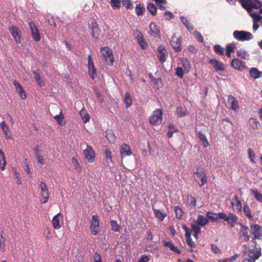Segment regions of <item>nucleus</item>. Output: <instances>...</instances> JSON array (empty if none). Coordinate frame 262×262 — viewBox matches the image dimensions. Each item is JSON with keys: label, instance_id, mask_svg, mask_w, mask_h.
I'll return each instance as SVG.
<instances>
[{"label": "nucleus", "instance_id": "f704fd0d", "mask_svg": "<svg viewBox=\"0 0 262 262\" xmlns=\"http://www.w3.org/2000/svg\"><path fill=\"white\" fill-rule=\"evenodd\" d=\"M180 19L182 23L185 25V26L189 31H191L194 29L193 27L190 25V22L186 17L181 16L180 17Z\"/></svg>", "mask_w": 262, "mask_h": 262}, {"label": "nucleus", "instance_id": "a18cd8bd", "mask_svg": "<svg viewBox=\"0 0 262 262\" xmlns=\"http://www.w3.org/2000/svg\"><path fill=\"white\" fill-rule=\"evenodd\" d=\"M124 103L125 106L127 108L129 107L132 104V99L130 97L128 93L126 92L124 96Z\"/></svg>", "mask_w": 262, "mask_h": 262}, {"label": "nucleus", "instance_id": "09e8293b", "mask_svg": "<svg viewBox=\"0 0 262 262\" xmlns=\"http://www.w3.org/2000/svg\"><path fill=\"white\" fill-rule=\"evenodd\" d=\"M159 7L161 10H164L166 9L165 5L167 4L166 0H152Z\"/></svg>", "mask_w": 262, "mask_h": 262}, {"label": "nucleus", "instance_id": "49530a36", "mask_svg": "<svg viewBox=\"0 0 262 262\" xmlns=\"http://www.w3.org/2000/svg\"><path fill=\"white\" fill-rule=\"evenodd\" d=\"M3 231H1L0 236V251L4 252L5 251L6 244H5V238L3 236Z\"/></svg>", "mask_w": 262, "mask_h": 262}, {"label": "nucleus", "instance_id": "c9c22d12", "mask_svg": "<svg viewBox=\"0 0 262 262\" xmlns=\"http://www.w3.org/2000/svg\"><path fill=\"white\" fill-rule=\"evenodd\" d=\"M239 235V237L243 241L247 242L250 240V236L248 234V231H242L240 230Z\"/></svg>", "mask_w": 262, "mask_h": 262}, {"label": "nucleus", "instance_id": "dca6fc26", "mask_svg": "<svg viewBox=\"0 0 262 262\" xmlns=\"http://www.w3.org/2000/svg\"><path fill=\"white\" fill-rule=\"evenodd\" d=\"M182 40L181 37L176 38L174 35L171 39L170 44L176 52H180L182 50L181 42Z\"/></svg>", "mask_w": 262, "mask_h": 262}, {"label": "nucleus", "instance_id": "c756f323", "mask_svg": "<svg viewBox=\"0 0 262 262\" xmlns=\"http://www.w3.org/2000/svg\"><path fill=\"white\" fill-rule=\"evenodd\" d=\"M236 55L243 59H248L249 58V54L244 49H240L236 51Z\"/></svg>", "mask_w": 262, "mask_h": 262}, {"label": "nucleus", "instance_id": "f3484780", "mask_svg": "<svg viewBox=\"0 0 262 262\" xmlns=\"http://www.w3.org/2000/svg\"><path fill=\"white\" fill-rule=\"evenodd\" d=\"M89 27L92 30L91 35L92 37L98 38L97 35L99 34L100 29L97 23L94 20H92L89 23Z\"/></svg>", "mask_w": 262, "mask_h": 262}, {"label": "nucleus", "instance_id": "7c9ffc66", "mask_svg": "<svg viewBox=\"0 0 262 262\" xmlns=\"http://www.w3.org/2000/svg\"><path fill=\"white\" fill-rule=\"evenodd\" d=\"M152 210L155 216L161 221H163L167 216V214L165 212H162L159 209L152 208Z\"/></svg>", "mask_w": 262, "mask_h": 262}, {"label": "nucleus", "instance_id": "052dcab7", "mask_svg": "<svg viewBox=\"0 0 262 262\" xmlns=\"http://www.w3.org/2000/svg\"><path fill=\"white\" fill-rule=\"evenodd\" d=\"M199 225L196 224L195 223L191 224V227H192V230H193V232L195 233V234H198L201 232V229L200 227H199Z\"/></svg>", "mask_w": 262, "mask_h": 262}, {"label": "nucleus", "instance_id": "a19ab883", "mask_svg": "<svg viewBox=\"0 0 262 262\" xmlns=\"http://www.w3.org/2000/svg\"><path fill=\"white\" fill-rule=\"evenodd\" d=\"M136 12L138 16L142 15L145 12V9L140 3L136 5L135 7Z\"/></svg>", "mask_w": 262, "mask_h": 262}, {"label": "nucleus", "instance_id": "ddd939ff", "mask_svg": "<svg viewBox=\"0 0 262 262\" xmlns=\"http://www.w3.org/2000/svg\"><path fill=\"white\" fill-rule=\"evenodd\" d=\"M83 155L88 162L92 163L95 161V153L92 146L86 145V148L83 150Z\"/></svg>", "mask_w": 262, "mask_h": 262}, {"label": "nucleus", "instance_id": "2f4dec72", "mask_svg": "<svg viewBox=\"0 0 262 262\" xmlns=\"http://www.w3.org/2000/svg\"><path fill=\"white\" fill-rule=\"evenodd\" d=\"M234 201L235 202L236 204L234 205L235 209L238 211L241 212L242 211V203L241 201L238 199L236 195H234L233 198L231 200V205L234 206Z\"/></svg>", "mask_w": 262, "mask_h": 262}, {"label": "nucleus", "instance_id": "f03ea898", "mask_svg": "<svg viewBox=\"0 0 262 262\" xmlns=\"http://www.w3.org/2000/svg\"><path fill=\"white\" fill-rule=\"evenodd\" d=\"M242 6L246 9L247 12L251 13L253 8L258 9L262 7V2L259 0H238Z\"/></svg>", "mask_w": 262, "mask_h": 262}, {"label": "nucleus", "instance_id": "6e6552de", "mask_svg": "<svg viewBox=\"0 0 262 262\" xmlns=\"http://www.w3.org/2000/svg\"><path fill=\"white\" fill-rule=\"evenodd\" d=\"M90 230L94 235H97L98 233L100 226L98 216L96 214L93 215L91 220Z\"/></svg>", "mask_w": 262, "mask_h": 262}, {"label": "nucleus", "instance_id": "6e6d98bb", "mask_svg": "<svg viewBox=\"0 0 262 262\" xmlns=\"http://www.w3.org/2000/svg\"><path fill=\"white\" fill-rule=\"evenodd\" d=\"M122 5L126 9H133L134 8L133 4L130 0H121Z\"/></svg>", "mask_w": 262, "mask_h": 262}, {"label": "nucleus", "instance_id": "412c9836", "mask_svg": "<svg viewBox=\"0 0 262 262\" xmlns=\"http://www.w3.org/2000/svg\"><path fill=\"white\" fill-rule=\"evenodd\" d=\"M158 57L159 58V60L161 63H164V62H165L166 60V55L167 52L166 49L164 46H160L158 48Z\"/></svg>", "mask_w": 262, "mask_h": 262}, {"label": "nucleus", "instance_id": "4d7b16f0", "mask_svg": "<svg viewBox=\"0 0 262 262\" xmlns=\"http://www.w3.org/2000/svg\"><path fill=\"white\" fill-rule=\"evenodd\" d=\"M104 154L106 158L107 159L106 161L107 163L108 164L110 162L112 163V152L111 150L106 148L105 149Z\"/></svg>", "mask_w": 262, "mask_h": 262}, {"label": "nucleus", "instance_id": "c03bdc74", "mask_svg": "<svg viewBox=\"0 0 262 262\" xmlns=\"http://www.w3.org/2000/svg\"><path fill=\"white\" fill-rule=\"evenodd\" d=\"M54 118L60 125H64L65 123L63 122L64 116L61 112H60L59 115L54 116Z\"/></svg>", "mask_w": 262, "mask_h": 262}, {"label": "nucleus", "instance_id": "680f3d73", "mask_svg": "<svg viewBox=\"0 0 262 262\" xmlns=\"http://www.w3.org/2000/svg\"><path fill=\"white\" fill-rule=\"evenodd\" d=\"M17 93L19 94L20 97L22 99H25L27 97L25 91L23 88V87L18 89L17 90H16Z\"/></svg>", "mask_w": 262, "mask_h": 262}, {"label": "nucleus", "instance_id": "3c124183", "mask_svg": "<svg viewBox=\"0 0 262 262\" xmlns=\"http://www.w3.org/2000/svg\"><path fill=\"white\" fill-rule=\"evenodd\" d=\"M0 126L2 130H3L6 137L7 139H10L11 137L8 135V131L9 130V127L6 125L5 121H2L0 123Z\"/></svg>", "mask_w": 262, "mask_h": 262}, {"label": "nucleus", "instance_id": "bb28decb", "mask_svg": "<svg viewBox=\"0 0 262 262\" xmlns=\"http://www.w3.org/2000/svg\"><path fill=\"white\" fill-rule=\"evenodd\" d=\"M179 129L176 127L173 123H170L168 125V131L167 135L168 138H171L173 136V134L174 133H178Z\"/></svg>", "mask_w": 262, "mask_h": 262}, {"label": "nucleus", "instance_id": "bf43d9fd", "mask_svg": "<svg viewBox=\"0 0 262 262\" xmlns=\"http://www.w3.org/2000/svg\"><path fill=\"white\" fill-rule=\"evenodd\" d=\"M176 70V75L180 78H182L184 76V71L183 68L180 67H178Z\"/></svg>", "mask_w": 262, "mask_h": 262}, {"label": "nucleus", "instance_id": "6ab92c4d", "mask_svg": "<svg viewBox=\"0 0 262 262\" xmlns=\"http://www.w3.org/2000/svg\"><path fill=\"white\" fill-rule=\"evenodd\" d=\"M209 63L212 65L213 68L216 71H224L225 70L223 63L215 58L210 59L209 60Z\"/></svg>", "mask_w": 262, "mask_h": 262}, {"label": "nucleus", "instance_id": "13d9d810", "mask_svg": "<svg viewBox=\"0 0 262 262\" xmlns=\"http://www.w3.org/2000/svg\"><path fill=\"white\" fill-rule=\"evenodd\" d=\"M250 16L253 20H256V22L262 21V16L256 12L250 13Z\"/></svg>", "mask_w": 262, "mask_h": 262}, {"label": "nucleus", "instance_id": "423d86ee", "mask_svg": "<svg viewBox=\"0 0 262 262\" xmlns=\"http://www.w3.org/2000/svg\"><path fill=\"white\" fill-rule=\"evenodd\" d=\"M257 245H255L251 244L248 249V257L249 259L255 261L261 255V248L260 247H257Z\"/></svg>", "mask_w": 262, "mask_h": 262}, {"label": "nucleus", "instance_id": "aec40b11", "mask_svg": "<svg viewBox=\"0 0 262 262\" xmlns=\"http://www.w3.org/2000/svg\"><path fill=\"white\" fill-rule=\"evenodd\" d=\"M228 103L232 110L237 111L239 109L238 102L237 100L231 95L228 96Z\"/></svg>", "mask_w": 262, "mask_h": 262}, {"label": "nucleus", "instance_id": "de8ad7c7", "mask_svg": "<svg viewBox=\"0 0 262 262\" xmlns=\"http://www.w3.org/2000/svg\"><path fill=\"white\" fill-rule=\"evenodd\" d=\"M249 123L253 129H257L258 126L259 124V121L256 119L253 118H251L249 120Z\"/></svg>", "mask_w": 262, "mask_h": 262}, {"label": "nucleus", "instance_id": "c85d7f7f", "mask_svg": "<svg viewBox=\"0 0 262 262\" xmlns=\"http://www.w3.org/2000/svg\"><path fill=\"white\" fill-rule=\"evenodd\" d=\"M176 213V217L177 219L182 220L183 219L184 211L183 209L179 206H176L173 208Z\"/></svg>", "mask_w": 262, "mask_h": 262}, {"label": "nucleus", "instance_id": "473e14b6", "mask_svg": "<svg viewBox=\"0 0 262 262\" xmlns=\"http://www.w3.org/2000/svg\"><path fill=\"white\" fill-rule=\"evenodd\" d=\"M194 222L201 226H204L209 222V220L203 215H199L197 220Z\"/></svg>", "mask_w": 262, "mask_h": 262}, {"label": "nucleus", "instance_id": "338daca9", "mask_svg": "<svg viewBox=\"0 0 262 262\" xmlns=\"http://www.w3.org/2000/svg\"><path fill=\"white\" fill-rule=\"evenodd\" d=\"M164 14L166 16V19L167 20H170L174 17L172 13L168 11H165Z\"/></svg>", "mask_w": 262, "mask_h": 262}, {"label": "nucleus", "instance_id": "f257e3e1", "mask_svg": "<svg viewBox=\"0 0 262 262\" xmlns=\"http://www.w3.org/2000/svg\"><path fill=\"white\" fill-rule=\"evenodd\" d=\"M207 217L212 221H216L219 219H222L227 222L228 225L231 228L234 226L237 223V216L232 213H229L227 216L224 212H219L218 213L208 212Z\"/></svg>", "mask_w": 262, "mask_h": 262}, {"label": "nucleus", "instance_id": "79ce46f5", "mask_svg": "<svg viewBox=\"0 0 262 262\" xmlns=\"http://www.w3.org/2000/svg\"><path fill=\"white\" fill-rule=\"evenodd\" d=\"M110 225L111 229L114 232H119L120 229V226L117 223L115 220H111L110 221Z\"/></svg>", "mask_w": 262, "mask_h": 262}, {"label": "nucleus", "instance_id": "2eb2a0df", "mask_svg": "<svg viewBox=\"0 0 262 262\" xmlns=\"http://www.w3.org/2000/svg\"><path fill=\"white\" fill-rule=\"evenodd\" d=\"M194 173L196 175V178L200 179L201 184L200 185V187H202L207 182V177L204 171V170L200 168L197 167L196 171L194 172Z\"/></svg>", "mask_w": 262, "mask_h": 262}, {"label": "nucleus", "instance_id": "4c0bfd02", "mask_svg": "<svg viewBox=\"0 0 262 262\" xmlns=\"http://www.w3.org/2000/svg\"><path fill=\"white\" fill-rule=\"evenodd\" d=\"M6 163L4 153L2 149H0V168L2 170H4Z\"/></svg>", "mask_w": 262, "mask_h": 262}, {"label": "nucleus", "instance_id": "0e129e2a", "mask_svg": "<svg viewBox=\"0 0 262 262\" xmlns=\"http://www.w3.org/2000/svg\"><path fill=\"white\" fill-rule=\"evenodd\" d=\"M32 73L34 75V78L35 80L37 82V83L40 85H42L41 84V78L40 75L35 71H33Z\"/></svg>", "mask_w": 262, "mask_h": 262}, {"label": "nucleus", "instance_id": "0eeeda50", "mask_svg": "<svg viewBox=\"0 0 262 262\" xmlns=\"http://www.w3.org/2000/svg\"><path fill=\"white\" fill-rule=\"evenodd\" d=\"M162 111L161 109H156L149 117V122L153 125H158L162 123Z\"/></svg>", "mask_w": 262, "mask_h": 262}, {"label": "nucleus", "instance_id": "58836bf2", "mask_svg": "<svg viewBox=\"0 0 262 262\" xmlns=\"http://www.w3.org/2000/svg\"><path fill=\"white\" fill-rule=\"evenodd\" d=\"M250 191L254 195L256 200L262 203V194L260 193L256 189H251Z\"/></svg>", "mask_w": 262, "mask_h": 262}, {"label": "nucleus", "instance_id": "8fccbe9b", "mask_svg": "<svg viewBox=\"0 0 262 262\" xmlns=\"http://www.w3.org/2000/svg\"><path fill=\"white\" fill-rule=\"evenodd\" d=\"M181 61L186 72H188L190 70V64L188 60L186 58H181Z\"/></svg>", "mask_w": 262, "mask_h": 262}, {"label": "nucleus", "instance_id": "9d476101", "mask_svg": "<svg viewBox=\"0 0 262 262\" xmlns=\"http://www.w3.org/2000/svg\"><path fill=\"white\" fill-rule=\"evenodd\" d=\"M39 186L41 189L40 195L42 196L41 202V203L45 204L48 202L49 198V189L47 185L43 181H41Z\"/></svg>", "mask_w": 262, "mask_h": 262}, {"label": "nucleus", "instance_id": "5701e85b", "mask_svg": "<svg viewBox=\"0 0 262 262\" xmlns=\"http://www.w3.org/2000/svg\"><path fill=\"white\" fill-rule=\"evenodd\" d=\"M60 218H62L60 213H57L53 217L52 223L54 229H58L61 227L60 222Z\"/></svg>", "mask_w": 262, "mask_h": 262}, {"label": "nucleus", "instance_id": "b1692460", "mask_svg": "<svg viewBox=\"0 0 262 262\" xmlns=\"http://www.w3.org/2000/svg\"><path fill=\"white\" fill-rule=\"evenodd\" d=\"M162 243L165 247L169 248L171 251L178 254H180L181 253V251L174 245L172 242L163 241Z\"/></svg>", "mask_w": 262, "mask_h": 262}, {"label": "nucleus", "instance_id": "f8f14e48", "mask_svg": "<svg viewBox=\"0 0 262 262\" xmlns=\"http://www.w3.org/2000/svg\"><path fill=\"white\" fill-rule=\"evenodd\" d=\"M135 38L137 40L138 43L142 50H145L148 47V44L144 39L143 36L141 31L136 29L135 32Z\"/></svg>", "mask_w": 262, "mask_h": 262}, {"label": "nucleus", "instance_id": "e433bc0d", "mask_svg": "<svg viewBox=\"0 0 262 262\" xmlns=\"http://www.w3.org/2000/svg\"><path fill=\"white\" fill-rule=\"evenodd\" d=\"M147 9L148 12L152 16H155L157 14V8L156 5L152 3H149L147 6Z\"/></svg>", "mask_w": 262, "mask_h": 262}, {"label": "nucleus", "instance_id": "4468645a", "mask_svg": "<svg viewBox=\"0 0 262 262\" xmlns=\"http://www.w3.org/2000/svg\"><path fill=\"white\" fill-rule=\"evenodd\" d=\"M231 66L234 69L242 71L246 68L245 62L237 58H234L231 60Z\"/></svg>", "mask_w": 262, "mask_h": 262}, {"label": "nucleus", "instance_id": "e2e57ef3", "mask_svg": "<svg viewBox=\"0 0 262 262\" xmlns=\"http://www.w3.org/2000/svg\"><path fill=\"white\" fill-rule=\"evenodd\" d=\"M43 235L47 239H49L51 238L52 235L50 230L49 228H46L43 230Z\"/></svg>", "mask_w": 262, "mask_h": 262}, {"label": "nucleus", "instance_id": "5fc2aeb1", "mask_svg": "<svg viewBox=\"0 0 262 262\" xmlns=\"http://www.w3.org/2000/svg\"><path fill=\"white\" fill-rule=\"evenodd\" d=\"M121 0H111L110 5L113 9H118L121 6Z\"/></svg>", "mask_w": 262, "mask_h": 262}, {"label": "nucleus", "instance_id": "393cba45", "mask_svg": "<svg viewBox=\"0 0 262 262\" xmlns=\"http://www.w3.org/2000/svg\"><path fill=\"white\" fill-rule=\"evenodd\" d=\"M198 138L202 142V145L204 147H207L209 146V142L205 135H204L201 131L198 132Z\"/></svg>", "mask_w": 262, "mask_h": 262}, {"label": "nucleus", "instance_id": "a878e982", "mask_svg": "<svg viewBox=\"0 0 262 262\" xmlns=\"http://www.w3.org/2000/svg\"><path fill=\"white\" fill-rule=\"evenodd\" d=\"M236 48V44L234 43H228L226 46V55L228 57H231V53L234 52Z\"/></svg>", "mask_w": 262, "mask_h": 262}, {"label": "nucleus", "instance_id": "7ed1b4c3", "mask_svg": "<svg viewBox=\"0 0 262 262\" xmlns=\"http://www.w3.org/2000/svg\"><path fill=\"white\" fill-rule=\"evenodd\" d=\"M251 234L253 237L250 241L251 244L257 245L255 240L262 239V227L258 224H252L250 226Z\"/></svg>", "mask_w": 262, "mask_h": 262}, {"label": "nucleus", "instance_id": "1a4fd4ad", "mask_svg": "<svg viewBox=\"0 0 262 262\" xmlns=\"http://www.w3.org/2000/svg\"><path fill=\"white\" fill-rule=\"evenodd\" d=\"M9 30L17 43L21 42V32L20 29L16 26H12L9 28Z\"/></svg>", "mask_w": 262, "mask_h": 262}, {"label": "nucleus", "instance_id": "72a5a7b5", "mask_svg": "<svg viewBox=\"0 0 262 262\" xmlns=\"http://www.w3.org/2000/svg\"><path fill=\"white\" fill-rule=\"evenodd\" d=\"M79 115H80L81 119L83 123H86L89 121L90 119V115L88 113L85 112V110L83 108L80 112Z\"/></svg>", "mask_w": 262, "mask_h": 262}, {"label": "nucleus", "instance_id": "864d4df0", "mask_svg": "<svg viewBox=\"0 0 262 262\" xmlns=\"http://www.w3.org/2000/svg\"><path fill=\"white\" fill-rule=\"evenodd\" d=\"M243 211L244 214L249 219H251L252 217L251 212L249 207L248 205H244L243 207Z\"/></svg>", "mask_w": 262, "mask_h": 262}, {"label": "nucleus", "instance_id": "9b49d317", "mask_svg": "<svg viewBox=\"0 0 262 262\" xmlns=\"http://www.w3.org/2000/svg\"><path fill=\"white\" fill-rule=\"evenodd\" d=\"M88 73L90 77L94 80L97 76L96 69L94 66V63L92 58V56L91 55H89L88 57Z\"/></svg>", "mask_w": 262, "mask_h": 262}, {"label": "nucleus", "instance_id": "69168bd1", "mask_svg": "<svg viewBox=\"0 0 262 262\" xmlns=\"http://www.w3.org/2000/svg\"><path fill=\"white\" fill-rule=\"evenodd\" d=\"M95 94L96 95V96L98 99L99 102L100 103H102L103 101V97L102 94L100 93V92L98 91L97 90L95 89L94 91Z\"/></svg>", "mask_w": 262, "mask_h": 262}, {"label": "nucleus", "instance_id": "cd10ccee", "mask_svg": "<svg viewBox=\"0 0 262 262\" xmlns=\"http://www.w3.org/2000/svg\"><path fill=\"white\" fill-rule=\"evenodd\" d=\"M249 74L251 77L256 79L259 78L262 76V72H260L256 68H252L249 71Z\"/></svg>", "mask_w": 262, "mask_h": 262}, {"label": "nucleus", "instance_id": "603ef678", "mask_svg": "<svg viewBox=\"0 0 262 262\" xmlns=\"http://www.w3.org/2000/svg\"><path fill=\"white\" fill-rule=\"evenodd\" d=\"M33 38L37 42L39 41L41 39L40 34L38 30H35L33 32H31Z\"/></svg>", "mask_w": 262, "mask_h": 262}, {"label": "nucleus", "instance_id": "ea45409f", "mask_svg": "<svg viewBox=\"0 0 262 262\" xmlns=\"http://www.w3.org/2000/svg\"><path fill=\"white\" fill-rule=\"evenodd\" d=\"M214 52L221 56H224L225 52L224 48L220 45H215L213 46Z\"/></svg>", "mask_w": 262, "mask_h": 262}, {"label": "nucleus", "instance_id": "20e7f679", "mask_svg": "<svg viewBox=\"0 0 262 262\" xmlns=\"http://www.w3.org/2000/svg\"><path fill=\"white\" fill-rule=\"evenodd\" d=\"M100 51L105 63L108 66H113L114 58L112 50L108 47H104L101 48Z\"/></svg>", "mask_w": 262, "mask_h": 262}, {"label": "nucleus", "instance_id": "37998d69", "mask_svg": "<svg viewBox=\"0 0 262 262\" xmlns=\"http://www.w3.org/2000/svg\"><path fill=\"white\" fill-rule=\"evenodd\" d=\"M176 114L179 117H183L188 114L187 110H184L182 107H178L176 109Z\"/></svg>", "mask_w": 262, "mask_h": 262}, {"label": "nucleus", "instance_id": "4be33fe9", "mask_svg": "<svg viewBox=\"0 0 262 262\" xmlns=\"http://www.w3.org/2000/svg\"><path fill=\"white\" fill-rule=\"evenodd\" d=\"M120 154L122 157H124L126 156H129L131 155L132 151L129 146L127 144L124 143L121 146Z\"/></svg>", "mask_w": 262, "mask_h": 262}, {"label": "nucleus", "instance_id": "774afa93", "mask_svg": "<svg viewBox=\"0 0 262 262\" xmlns=\"http://www.w3.org/2000/svg\"><path fill=\"white\" fill-rule=\"evenodd\" d=\"M149 260V257L144 254L141 256L139 260L137 262H148Z\"/></svg>", "mask_w": 262, "mask_h": 262}, {"label": "nucleus", "instance_id": "39448f33", "mask_svg": "<svg viewBox=\"0 0 262 262\" xmlns=\"http://www.w3.org/2000/svg\"><path fill=\"white\" fill-rule=\"evenodd\" d=\"M233 37L240 41H248L253 38V35L246 31L235 30L233 33Z\"/></svg>", "mask_w": 262, "mask_h": 262}, {"label": "nucleus", "instance_id": "a211bd4d", "mask_svg": "<svg viewBox=\"0 0 262 262\" xmlns=\"http://www.w3.org/2000/svg\"><path fill=\"white\" fill-rule=\"evenodd\" d=\"M149 34L154 37H158L161 38V33L159 29L157 27L155 24L151 22L149 26Z\"/></svg>", "mask_w": 262, "mask_h": 262}]
</instances>
